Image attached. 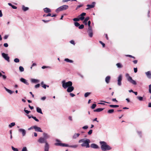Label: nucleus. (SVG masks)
Segmentation results:
<instances>
[{
    "label": "nucleus",
    "instance_id": "48",
    "mask_svg": "<svg viewBox=\"0 0 151 151\" xmlns=\"http://www.w3.org/2000/svg\"><path fill=\"white\" fill-rule=\"evenodd\" d=\"M149 92L151 93V84L149 85Z\"/></svg>",
    "mask_w": 151,
    "mask_h": 151
},
{
    "label": "nucleus",
    "instance_id": "16",
    "mask_svg": "<svg viewBox=\"0 0 151 151\" xmlns=\"http://www.w3.org/2000/svg\"><path fill=\"white\" fill-rule=\"evenodd\" d=\"M49 148V145L48 143H46L45 146V151H48Z\"/></svg>",
    "mask_w": 151,
    "mask_h": 151
},
{
    "label": "nucleus",
    "instance_id": "31",
    "mask_svg": "<svg viewBox=\"0 0 151 151\" xmlns=\"http://www.w3.org/2000/svg\"><path fill=\"white\" fill-rule=\"evenodd\" d=\"M114 110L113 109H111L109 110L107 112L109 114H112L114 113Z\"/></svg>",
    "mask_w": 151,
    "mask_h": 151
},
{
    "label": "nucleus",
    "instance_id": "44",
    "mask_svg": "<svg viewBox=\"0 0 151 151\" xmlns=\"http://www.w3.org/2000/svg\"><path fill=\"white\" fill-rule=\"evenodd\" d=\"M12 148L14 151H18V149L17 148H15L13 146H12Z\"/></svg>",
    "mask_w": 151,
    "mask_h": 151
},
{
    "label": "nucleus",
    "instance_id": "62",
    "mask_svg": "<svg viewBox=\"0 0 151 151\" xmlns=\"http://www.w3.org/2000/svg\"><path fill=\"white\" fill-rule=\"evenodd\" d=\"M70 95L72 97H74L75 96V95L73 93H70Z\"/></svg>",
    "mask_w": 151,
    "mask_h": 151
},
{
    "label": "nucleus",
    "instance_id": "32",
    "mask_svg": "<svg viewBox=\"0 0 151 151\" xmlns=\"http://www.w3.org/2000/svg\"><path fill=\"white\" fill-rule=\"evenodd\" d=\"M110 107H112V108H116V107H119V106L118 105H109Z\"/></svg>",
    "mask_w": 151,
    "mask_h": 151
},
{
    "label": "nucleus",
    "instance_id": "25",
    "mask_svg": "<svg viewBox=\"0 0 151 151\" xmlns=\"http://www.w3.org/2000/svg\"><path fill=\"white\" fill-rule=\"evenodd\" d=\"M31 81L32 83H38L39 82L38 80L35 79H32Z\"/></svg>",
    "mask_w": 151,
    "mask_h": 151
},
{
    "label": "nucleus",
    "instance_id": "28",
    "mask_svg": "<svg viewBox=\"0 0 151 151\" xmlns=\"http://www.w3.org/2000/svg\"><path fill=\"white\" fill-rule=\"evenodd\" d=\"M116 65L119 68H121L123 67L122 65L120 63H117Z\"/></svg>",
    "mask_w": 151,
    "mask_h": 151
},
{
    "label": "nucleus",
    "instance_id": "63",
    "mask_svg": "<svg viewBox=\"0 0 151 151\" xmlns=\"http://www.w3.org/2000/svg\"><path fill=\"white\" fill-rule=\"evenodd\" d=\"M133 63L135 64H137V60H134V61H133Z\"/></svg>",
    "mask_w": 151,
    "mask_h": 151
},
{
    "label": "nucleus",
    "instance_id": "4",
    "mask_svg": "<svg viewBox=\"0 0 151 151\" xmlns=\"http://www.w3.org/2000/svg\"><path fill=\"white\" fill-rule=\"evenodd\" d=\"M62 86L65 89H66L69 86H71L72 85V83L70 81L65 82V81L64 80L62 81Z\"/></svg>",
    "mask_w": 151,
    "mask_h": 151
},
{
    "label": "nucleus",
    "instance_id": "15",
    "mask_svg": "<svg viewBox=\"0 0 151 151\" xmlns=\"http://www.w3.org/2000/svg\"><path fill=\"white\" fill-rule=\"evenodd\" d=\"M20 81L21 82L27 85H29V83L27 82V81L25 79L21 78L20 79Z\"/></svg>",
    "mask_w": 151,
    "mask_h": 151
},
{
    "label": "nucleus",
    "instance_id": "13",
    "mask_svg": "<svg viewBox=\"0 0 151 151\" xmlns=\"http://www.w3.org/2000/svg\"><path fill=\"white\" fill-rule=\"evenodd\" d=\"M74 88L73 86H69L68 87L67 91L69 93H70L72 91L74 90Z\"/></svg>",
    "mask_w": 151,
    "mask_h": 151
},
{
    "label": "nucleus",
    "instance_id": "42",
    "mask_svg": "<svg viewBox=\"0 0 151 151\" xmlns=\"http://www.w3.org/2000/svg\"><path fill=\"white\" fill-rule=\"evenodd\" d=\"M127 57H129L130 58H133L134 59H135V57H134V56H133L131 55H125Z\"/></svg>",
    "mask_w": 151,
    "mask_h": 151
},
{
    "label": "nucleus",
    "instance_id": "61",
    "mask_svg": "<svg viewBox=\"0 0 151 151\" xmlns=\"http://www.w3.org/2000/svg\"><path fill=\"white\" fill-rule=\"evenodd\" d=\"M12 7L13 9H17V7L14 5H12Z\"/></svg>",
    "mask_w": 151,
    "mask_h": 151
},
{
    "label": "nucleus",
    "instance_id": "39",
    "mask_svg": "<svg viewBox=\"0 0 151 151\" xmlns=\"http://www.w3.org/2000/svg\"><path fill=\"white\" fill-rule=\"evenodd\" d=\"M14 61L15 63H18L19 62V59L16 58L14 59Z\"/></svg>",
    "mask_w": 151,
    "mask_h": 151
},
{
    "label": "nucleus",
    "instance_id": "30",
    "mask_svg": "<svg viewBox=\"0 0 151 151\" xmlns=\"http://www.w3.org/2000/svg\"><path fill=\"white\" fill-rule=\"evenodd\" d=\"M64 60L65 61L67 62H70V63H72L73 62V60H70L68 58H65V59Z\"/></svg>",
    "mask_w": 151,
    "mask_h": 151
},
{
    "label": "nucleus",
    "instance_id": "21",
    "mask_svg": "<svg viewBox=\"0 0 151 151\" xmlns=\"http://www.w3.org/2000/svg\"><path fill=\"white\" fill-rule=\"evenodd\" d=\"M111 77L110 76H107L105 78V81L107 83H109Z\"/></svg>",
    "mask_w": 151,
    "mask_h": 151
},
{
    "label": "nucleus",
    "instance_id": "17",
    "mask_svg": "<svg viewBox=\"0 0 151 151\" xmlns=\"http://www.w3.org/2000/svg\"><path fill=\"white\" fill-rule=\"evenodd\" d=\"M19 132L22 133V136H24L25 135L26 131L24 129H20L19 130Z\"/></svg>",
    "mask_w": 151,
    "mask_h": 151
},
{
    "label": "nucleus",
    "instance_id": "59",
    "mask_svg": "<svg viewBox=\"0 0 151 151\" xmlns=\"http://www.w3.org/2000/svg\"><path fill=\"white\" fill-rule=\"evenodd\" d=\"M4 46L5 47H8V45L7 43H5L4 44Z\"/></svg>",
    "mask_w": 151,
    "mask_h": 151
},
{
    "label": "nucleus",
    "instance_id": "7",
    "mask_svg": "<svg viewBox=\"0 0 151 151\" xmlns=\"http://www.w3.org/2000/svg\"><path fill=\"white\" fill-rule=\"evenodd\" d=\"M38 142L40 143H44L45 144L47 143V140L43 137H40L38 140Z\"/></svg>",
    "mask_w": 151,
    "mask_h": 151
},
{
    "label": "nucleus",
    "instance_id": "64",
    "mask_svg": "<svg viewBox=\"0 0 151 151\" xmlns=\"http://www.w3.org/2000/svg\"><path fill=\"white\" fill-rule=\"evenodd\" d=\"M8 36L7 35H5L4 37V39H7L8 37Z\"/></svg>",
    "mask_w": 151,
    "mask_h": 151
},
{
    "label": "nucleus",
    "instance_id": "52",
    "mask_svg": "<svg viewBox=\"0 0 151 151\" xmlns=\"http://www.w3.org/2000/svg\"><path fill=\"white\" fill-rule=\"evenodd\" d=\"M83 6V5H79L78 6H77V7L76 8V10H77L79 8L82 7Z\"/></svg>",
    "mask_w": 151,
    "mask_h": 151
},
{
    "label": "nucleus",
    "instance_id": "43",
    "mask_svg": "<svg viewBox=\"0 0 151 151\" xmlns=\"http://www.w3.org/2000/svg\"><path fill=\"white\" fill-rule=\"evenodd\" d=\"M76 1V0H63V2H67L68 1Z\"/></svg>",
    "mask_w": 151,
    "mask_h": 151
},
{
    "label": "nucleus",
    "instance_id": "47",
    "mask_svg": "<svg viewBox=\"0 0 151 151\" xmlns=\"http://www.w3.org/2000/svg\"><path fill=\"white\" fill-rule=\"evenodd\" d=\"M80 20L79 18H75L73 19V20L74 21H78Z\"/></svg>",
    "mask_w": 151,
    "mask_h": 151
},
{
    "label": "nucleus",
    "instance_id": "56",
    "mask_svg": "<svg viewBox=\"0 0 151 151\" xmlns=\"http://www.w3.org/2000/svg\"><path fill=\"white\" fill-rule=\"evenodd\" d=\"M88 26V31L92 30V28H91V26Z\"/></svg>",
    "mask_w": 151,
    "mask_h": 151
},
{
    "label": "nucleus",
    "instance_id": "45",
    "mask_svg": "<svg viewBox=\"0 0 151 151\" xmlns=\"http://www.w3.org/2000/svg\"><path fill=\"white\" fill-rule=\"evenodd\" d=\"M31 117L36 121L37 122L39 121V120L38 119H37L35 117L32 116Z\"/></svg>",
    "mask_w": 151,
    "mask_h": 151
},
{
    "label": "nucleus",
    "instance_id": "46",
    "mask_svg": "<svg viewBox=\"0 0 151 151\" xmlns=\"http://www.w3.org/2000/svg\"><path fill=\"white\" fill-rule=\"evenodd\" d=\"M22 151H27V149L26 147H24L23 148Z\"/></svg>",
    "mask_w": 151,
    "mask_h": 151
},
{
    "label": "nucleus",
    "instance_id": "37",
    "mask_svg": "<svg viewBox=\"0 0 151 151\" xmlns=\"http://www.w3.org/2000/svg\"><path fill=\"white\" fill-rule=\"evenodd\" d=\"M84 27V25L83 24H81V25H80L79 27H78V28L80 29H82Z\"/></svg>",
    "mask_w": 151,
    "mask_h": 151
},
{
    "label": "nucleus",
    "instance_id": "19",
    "mask_svg": "<svg viewBox=\"0 0 151 151\" xmlns=\"http://www.w3.org/2000/svg\"><path fill=\"white\" fill-rule=\"evenodd\" d=\"M145 74L148 78H151V72L150 71H148L146 72Z\"/></svg>",
    "mask_w": 151,
    "mask_h": 151
},
{
    "label": "nucleus",
    "instance_id": "20",
    "mask_svg": "<svg viewBox=\"0 0 151 151\" xmlns=\"http://www.w3.org/2000/svg\"><path fill=\"white\" fill-rule=\"evenodd\" d=\"M43 135L44 136V138H45L46 140L47 139L50 138V136L47 134L44 133H43Z\"/></svg>",
    "mask_w": 151,
    "mask_h": 151
},
{
    "label": "nucleus",
    "instance_id": "60",
    "mask_svg": "<svg viewBox=\"0 0 151 151\" xmlns=\"http://www.w3.org/2000/svg\"><path fill=\"white\" fill-rule=\"evenodd\" d=\"M137 68H134V72L136 73L137 72Z\"/></svg>",
    "mask_w": 151,
    "mask_h": 151
},
{
    "label": "nucleus",
    "instance_id": "29",
    "mask_svg": "<svg viewBox=\"0 0 151 151\" xmlns=\"http://www.w3.org/2000/svg\"><path fill=\"white\" fill-rule=\"evenodd\" d=\"M22 9L24 11H26L29 9L28 7H25L24 6H23Z\"/></svg>",
    "mask_w": 151,
    "mask_h": 151
},
{
    "label": "nucleus",
    "instance_id": "2",
    "mask_svg": "<svg viewBox=\"0 0 151 151\" xmlns=\"http://www.w3.org/2000/svg\"><path fill=\"white\" fill-rule=\"evenodd\" d=\"M100 143L101 145V150L103 151H107L111 149L110 146L107 145L106 143L104 141H100Z\"/></svg>",
    "mask_w": 151,
    "mask_h": 151
},
{
    "label": "nucleus",
    "instance_id": "14",
    "mask_svg": "<svg viewBox=\"0 0 151 151\" xmlns=\"http://www.w3.org/2000/svg\"><path fill=\"white\" fill-rule=\"evenodd\" d=\"M90 147L91 148L94 149H98L99 148V146L96 144L94 143H93L91 144Z\"/></svg>",
    "mask_w": 151,
    "mask_h": 151
},
{
    "label": "nucleus",
    "instance_id": "6",
    "mask_svg": "<svg viewBox=\"0 0 151 151\" xmlns=\"http://www.w3.org/2000/svg\"><path fill=\"white\" fill-rule=\"evenodd\" d=\"M126 76L127 78L128 81L130 83L134 85L137 84V83L136 81L132 79V78L129 76V74L127 73L126 75Z\"/></svg>",
    "mask_w": 151,
    "mask_h": 151
},
{
    "label": "nucleus",
    "instance_id": "26",
    "mask_svg": "<svg viewBox=\"0 0 151 151\" xmlns=\"http://www.w3.org/2000/svg\"><path fill=\"white\" fill-rule=\"evenodd\" d=\"M37 112L42 114V111L41 109L38 107H37Z\"/></svg>",
    "mask_w": 151,
    "mask_h": 151
},
{
    "label": "nucleus",
    "instance_id": "18",
    "mask_svg": "<svg viewBox=\"0 0 151 151\" xmlns=\"http://www.w3.org/2000/svg\"><path fill=\"white\" fill-rule=\"evenodd\" d=\"M44 11L45 13H50L51 12V10L48 8H44Z\"/></svg>",
    "mask_w": 151,
    "mask_h": 151
},
{
    "label": "nucleus",
    "instance_id": "54",
    "mask_svg": "<svg viewBox=\"0 0 151 151\" xmlns=\"http://www.w3.org/2000/svg\"><path fill=\"white\" fill-rule=\"evenodd\" d=\"M40 86V84H38L35 85V87L36 88H37L39 87Z\"/></svg>",
    "mask_w": 151,
    "mask_h": 151
},
{
    "label": "nucleus",
    "instance_id": "3",
    "mask_svg": "<svg viewBox=\"0 0 151 151\" xmlns=\"http://www.w3.org/2000/svg\"><path fill=\"white\" fill-rule=\"evenodd\" d=\"M56 141L57 142H60L55 143V145L56 146H60L62 147H68L73 148H76L78 147V145H77L69 146L67 144L61 143L60 142V141L58 139H56Z\"/></svg>",
    "mask_w": 151,
    "mask_h": 151
},
{
    "label": "nucleus",
    "instance_id": "50",
    "mask_svg": "<svg viewBox=\"0 0 151 151\" xmlns=\"http://www.w3.org/2000/svg\"><path fill=\"white\" fill-rule=\"evenodd\" d=\"M92 129L90 130L88 132V135H91L92 133Z\"/></svg>",
    "mask_w": 151,
    "mask_h": 151
},
{
    "label": "nucleus",
    "instance_id": "5",
    "mask_svg": "<svg viewBox=\"0 0 151 151\" xmlns=\"http://www.w3.org/2000/svg\"><path fill=\"white\" fill-rule=\"evenodd\" d=\"M68 8V6L67 5H63L59 7L56 10V12L58 13L60 11L65 10L67 9Z\"/></svg>",
    "mask_w": 151,
    "mask_h": 151
},
{
    "label": "nucleus",
    "instance_id": "22",
    "mask_svg": "<svg viewBox=\"0 0 151 151\" xmlns=\"http://www.w3.org/2000/svg\"><path fill=\"white\" fill-rule=\"evenodd\" d=\"M89 19V17H87L86 18L85 20L83 21V23H84L85 25H87V22Z\"/></svg>",
    "mask_w": 151,
    "mask_h": 151
},
{
    "label": "nucleus",
    "instance_id": "34",
    "mask_svg": "<svg viewBox=\"0 0 151 151\" xmlns=\"http://www.w3.org/2000/svg\"><path fill=\"white\" fill-rule=\"evenodd\" d=\"M91 94V93L90 92H86L84 96L85 97H87Z\"/></svg>",
    "mask_w": 151,
    "mask_h": 151
},
{
    "label": "nucleus",
    "instance_id": "27",
    "mask_svg": "<svg viewBox=\"0 0 151 151\" xmlns=\"http://www.w3.org/2000/svg\"><path fill=\"white\" fill-rule=\"evenodd\" d=\"M88 32L89 34V36L91 37H92L93 35L92 30L88 31Z\"/></svg>",
    "mask_w": 151,
    "mask_h": 151
},
{
    "label": "nucleus",
    "instance_id": "8",
    "mask_svg": "<svg viewBox=\"0 0 151 151\" xmlns=\"http://www.w3.org/2000/svg\"><path fill=\"white\" fill-rule=\"evenodd\" d=\"M2 56L7 61L9 62V57L8 56V55L7 54H6L5 53H3L2 54Z\"/></svg>",
    "mask_w": 151,
    "mask_h": 151
},
{
    "label": "nucleus",
    "instance_id": "1",
    "mask_svg": "<svg viewBox=\"0 0 151 151\" xmlns=\"http://www.w3.org/2000/svg\"><path fill=\"white\" fill-rule=\"evenodd\" d=\"M90 140L88 139H80L78 141L79 143H82L81 146L82 147H85L86 148H89L90 147L89 144L90 142Z\"/></svg>",
    "mask_w": 151,
    "mask_h": 151
},
{
    "label": "nucleus",
    "instance_id": "36",
    "mask_svg": "<svg viewBox=\"0 0 151 151\" xmlns=\"http://www.w3.org/2000/svg\"><path fill=\"white\" fill-rule=\"evenodd\" d=\"M19 70L21 72H23L24 71V68L23 67L20 66L19 67Z\"/></svg>",
    "mask_w": 151,
    "mask_h": 151
},
{
    "label": "nucleus",
    "instance_id": "9",
    "mask_svg": "<svg viewBox=\"0 0 151 151\" xmlns=\"http://www.w3.org/2000/svg\"><path fill=\"white\" fill-rule=\"evenodd\" d=\"M95 2H93L91 4H88L87 5V6L88 8L86 9V10H88L89 9L91 8H93L95 6Z\"/></svg>",
    "mask_w": 151,
    "mask_h": 151
},
{
    "label": "nucleus",
    "instance_id": "38",
    "mask_svg": "<svg viewBox=\"0 0 151 151\" xmlns=\"http://www.w3.org/2000/svg\"><path fill=\"white\" fill-rule=\"evenodd\" d=\"M96 104H93L91 106V108L92 109H94L96 106Z\"/></svg>",
    "mask_w": 151,
    "mask_h": 151
},
{
    "label": "nucleus",
    "instance_id": "55",
    "mask_svg": "<svg viewBox=\"0 0 151 151\" xmlns=\"http://www.w3.org/2000/svg\"><path fill=\"white\" fill-rule=\"evenodd\" d=\"M70 42L71 44H73V45H75V42H74V41L73 40H71V41H70Z\"/></svg>",
    "mask_w": 151,
    "mask_h": 151
},
{
    "label": "nucleus",
    "instance_id": "41",
    "mask_svg": "<svg viewBox=\"0 0 151 151\" xmlns=\"http://www.w3.org/2000/svg\"><path fill=\"white\" fill-rule=\"evenodd\" d=\"M137 98L140 101H142L143 100V97H142L137 96Z\"/></svg>",
    "mask_w": 151,
    "mask_h": 151
},
{
    "label": "nucleus",
    "instance_id": "12",
    "mask_svg": "<svg viewBox=\"0 0 151 151\" xmlns=\"http://www.w3.org/2000/svg\"><path fill=\"white\" fill-rule=\"evenodd\" d=\"M86 15V13H85L83 12L79 16L80 20H83L85 18L84 16H85Z\"/></svg>",
    "mask_w": 151,
    "mask_h": 151
},
{
    "label": "nucleus",
    "instance_id": "23",
    "mask_svg": "<svg viewBox=\"0 0 151 151\" xmlns=\"http://www.w3.org/2000/svg\"><path fill=\"white\" fill-rule=\"evenodd\" d=\"M79 135L80 134L79 133H75L73 136V138L76 139L77 137H78Z\"/></svg>",
    "mask_w": 151,
    "mask_h": 151
},
{
    "label": "nucleus",
    "instance_id": "11",
    "mask_svg": "<svg viewBox=\"0 0 151 151\" xmlns=\"http://www.w3.org/2000/svg\"><path fill=\"white\" fill-rule=\"evenodd\" d=\"M33 128L35 129L36 131L42 132V131L41 130V128L40 127H37L36 126H33Z\"/></svg>",
    "mask_w": 151,
    "mask_h": 151
},
{
    "label": "nucleus",
    "instance_id": "53",
    "mask_svg": "<svg viewBox=\"0 0 151 151\" xmlns=\"http://www.w3.org/2000/svg\"><path fill=\"white\" fill-rule=\"evenodd\" d=\"M42 86L45 89L46 88V86H47V87H49V86H47V85H46L45 84H43V86Z\"/></svg>",
    "mask_w": 151,
    "mask_h": 151
},
{
    "label": "nucleus",
    "instance_id": "33",
    "mask_svg": "<svg viewBox=\"0 0 151 151\" xmlns=\"http://www.w3.org/2000/svg\"><path fill=\"white\" fill-rule=\"evenodd\" d=\"M5 88L6 90L9 93H10V94H12L13 93V92L12 91H11V90H9L7 88Z\"/></svg>",
    "mask_w": 151,
    "mask_h": 151
},
{
    "label": "nucleus",
    "instance_id": "10",
    "mask_svg": "<svg viewBox=\"0 0 151 151\" xmlns=\"http://www.w3.org/2000/svg\"><path fill=\"white\" fill-rule=\"evenodd\" d=\"M122 80V75H120L118 78V84L119 86H121V81Z\"/></svg>",
    "mask_w": 151,
    "mask_h": 151
},
{
    "label": "nucleus",
    "instance_id": "51",
    "mask_svg": "<svg viewBox=\"0 0 151 151\" xmlns=\"http://www.w3.org/2000/svg\"><path fill=\"white\" fill-rule=\"evenodd\" d=\"M50 20H45L44 19L42 20V21L45 23L48 22H50Z\"/></svg>",
    "mask_w": 151,
    "mask_h": 151
},
{
    "label": "nucleus",
    "instance_id": "57",
    "mask_svg": "<svg viewBox=\"0 0 151 151\" xmlns=\"http://www.w3.org/2000/svg\"><path fill=\"white\" fill-rule=\"evenodd\" d=\"M24 111L25 112V113H26L27 114H28L30 111H28L27 110H26L24 109Z\"/></svg>",
    "mask_w": 151,
    "mask_h": 151
},
{
    "label": "nucleus",
    "instance_id": "35",
    "mask_svg": "<svg viewBox=\"0 0 151 151\" xmlns=\"http://www.w3.org/2000/svg\"><path fill=\"white\" fill-rule=\"evenodd\" d=\"M15 125V123L14 122H12L9 125V127H12L14 126Z\"/></svg>",
    "mask_w": 151,
    "mask_h": 151
},
{
    "label": "nucleus",
    "instance_id": "49",
    "mask_svg": "<svg viewBox=\"0 0 151 151\" xmlns=\"http://www.w3.org/2000/svg\"><path fill=\"white\" fill-rule=\"evenodd\" d=\"M99 43L101 44L102 45L103 47H105V44L103 42L101 41H99Z\"/></svg>",
    "mask_w": 151,
    "mask_h": 151
},
{
    "label": "nucleus",
    "instance_id": "40",
    "mask_svg": "<svg viewBox=\"0 0 151 151\" xmlns=\"http://www.w3.org/2000/svg\"><path fill=\"white\" fill-rule=\"evenodd\" d=\"M75 25L76 27H79L80 25V24L78 22H75Z\"/></svg>",
    "mask_w": 151,
    "mask_h": 151
},
{
    "label": "nucleus",
    "instance_id": "58",
    "mask_svg": "<svg viewBox=\"0 0 151 151\" xmlns=\"http://www.w3.org/2000/svg\"><path fill=\"white\" fill-rule=\"evenodd\" d=\"M88 128V126H85L83 127V129H86Z\"/></svg>",
    "mask_w": 151,
    "mask_h": 151
},
{
    "label": "nucleus",
    "instance_id": "24",
    "mask_svg": "<svg viewBox=\"0 0 151 151\" xmlns=\"http://www.w3.org/2000/svg\"><path fill=\"white\" fill-rule=\"evenodd\" d=\"M104 109L103 108H98L94 110L93 111L94 112H99L103 111Z\"/></svg>",
    "mask_w": 151,
    "mask_h": 151
}]
</instances>
